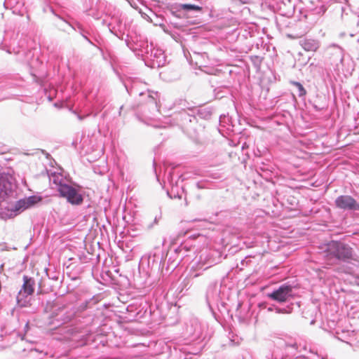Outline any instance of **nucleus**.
I'll return each mask as SVG.
<instances>
[{
    "mask_svg": "<svg viewBox=\"0 0 359 359\" xmlns=\"http://www.w3.org/2000/svg\"><path fill=\"white\" fill-rule=\"evenodd\" d=\"M40 200L41 199L36 196L23 198L16 202L13 210L18 212H22L34 206L39 201H40Z\"/></svg>",
    "mask_w": 359,
    "mask_h": 359,
    "instance_id": "423d86ee",
    "label": "nucleus"
},
{
    "mask_svg": "<svg viewBox=\"0 0 359 359\" xmlns=\"http://www.w3.org/2000/svg\"><path fill=\"white\" fill-rule=\"evenodd\" d=\"M335 203L337 208L343 210H359V203L351 196L344 195L339 196Z\"/></svg>",
    "mask_w": 359,
    "mask_h": 359,
    "instance_id": "39448f33",
    "label": "nucleus"
},
{
    "mask_svg": "<svg viewBox=\"0 0 359 359\" xmlns=\"http://www.w3.org/2000/svg\"><path fill=\"white\" fill-rule=\"evenodd\" d=\"M24 284L22 286V289L20 292V294L22 293L25 294V295H31L33 294L34 289V280L31 278H28L27 276H24Z\"/></svg>",
    "mask_w": 359,
    "mask_h": 359,
    "instance_id": "6e6552de",
    "label": "nucleus"
},
{
    "mask_svg": "<svg viewBox=\"0 0 359 359\" xmlns=\"http://www.w3.org/2000/svg\"><path fill=\"white\" fill-rule=\"evenodd\" d=\"M292 287L290 285H281L278 289L274 290L271 294H268V297L278 302H285L292 297Z\"/></svg>",
    "mask_w": 359,
    "mask_h": 359,
    "instance_id": "20e7f679",
    "label": "nucleus"
},
{
    "mask_svg": "<svg viewBox=\"0 0 359 359\" xmlns=\"http://www.w3.org/2000/svg\"><path fill=\"white\" fill-rule=\"evenodd\" d=\"M301 46L308 52H316L319 48V43L315 39H305L302 41Z\"/></svg>",
    "mask_w": 359,
    "mask_h": 359,
    "instance_id": "1a4fd4ad",
    "label": "nucleus"
},
{
    "mask_svg": "<svg viewBox=\"0 0 359 359\" xmlns=\"http://www.w3.org/2000/svg\"><path fill=\"white\" fill-rule=\"evenodd\" d=\"M60 196L66 198L67 202L74 205H79L83 203V198L81 194L73 187L60 184L57 188Z\"/></svg>",
    "mask_w": 359,
    "mask_h": 359,
    "instance_id": "7ed1b4c3",
    "label": "nucleus"
},
{
    "mask_svg": "<svg viewBox=\"0 0 359 359\" xmlns=\"http://www.w3.org/2000/svg\"><path fill=\"white\" fill-rule=\"evenodd\" d=\"M180 7L182 10H184V11H201L202 10L201 7L196 6V5H194V4H180Z\"/></svg>",
    "mask_w": 359,
    "mask_h": 359,
    "instance_id": "9d476101",
    "label": "nucleus"
},
{
    "mask_svg": "<svg viewBox=\"0 0 359 359\" xmlns=\"http://www.w3.org/2000/svg\"><path fill=\"white\" fill-rule=\"evenodd\" d=\"M292 83L298 89L299 96H304L306 94V90L300 83L294 81Z\"/></svg>",
    "mask_w": 359,
    "mask_h": 359,
    "instance_id": "9b49d317",
    "label": "nucleus"
},
{
    "mask_svg": "<svg viewBox=\"0 0 359 359\" xmlns=\"http://www.w3.org/2000/svg\"><path fill=\"white\" fill-rule=\"evenodd\" d=\"M45 312L50 320L51 324H60L68 322L71 317L67 308L61 304L55 302H48L45 307Z\"/></svg>",
    "mask_w": 359,
    "mask_h": 359,
    "instance_id": "f257e3e1",
    "label": "nucleus"
},
{
    "mask_svg": "<svg viewBox=\"0 0 359 359\" xmlns=\"http://www.w3.org/2000/svg\"><path fill=\"white\" fill-rule=\"evenodd\" d=\"M327 256L328 258L335 257L339 260L352 259L353 250L348 245L338 241H331L327 246Z\"/></svg>",
    "mask_w": 359,
    "mask_h": 359,
    "instance_id": "f03ea898",
    "label": "nucleus"
},
{
    "mask_svg": "<svg viewBox=\"0 0 359 359\" xmlns=\"http://www.w3.org/2000/svg\"><path fill=\"white\" fill-rule=\"evenodd\" d=\"M11 189V182L6 177H0V201H4Z\"/></svg>",
    "mask_w": 359,
    "mask_h": 359,
    "instance_id": "0eeeda50",
    "label": "nucleus"
}]
</instances>
